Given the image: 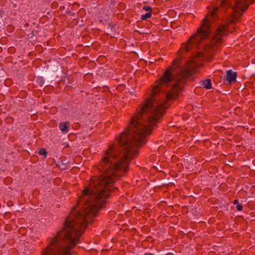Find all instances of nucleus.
Instances as JSON below:
<instances>
[{
  "label": "nucleus",
  "instance_id": "1",
  "mask_svg": "<svg viewBox=\"0 0 255 255\" xmlns=\"http://www.w3.org/2000/svg\"><path fill=\"white\" fill-rule=\"evenodd\" d=\"M138 153H123L118 159L119 153H104L100 162V176L93 177L89 185L82 191L77 205L73 206L65 218V255H73V249L81 243V237L88 227L87 218L89 215L97 217L99 211L105 207L106 200L110 192L117 187L113 185L121 178L119 173L129 170L132 159Z\"/></svg>",
  "mask_w": 255,
  "mask_h": 255
},
{
  "label": "nucleus",
  "instance_id": "2",
  "mask_svg": "<svg viewBox=\"0 0 255 255\" xmlns=\"http://www.w3.org/2000/svg\"><path fill=\"white\" fill-rule=\"evenodd\" d=\"M208 8L209 9V12L202 20L196 32L189 38L186 44H182L180 49L177 52L178 55L180 54L183 50L186 52H189L192 48L193 41L198 44L202 40L209 38L212 23L210 19H211L213 21H215L219 18L218 12L219 7L213 6L212 9L209 7Z\"/></svg>",
  "mask_w": 255,
  "mask_h": 255
},
{
  "label": "nucleus",
  "instance_id": "3",
  "mask_svg": "<svg viewBox=\"0 0 255 255\" xmlns=\"http://www.w3.org/2000/svg\"><path fill=\"white\" fill-rule=\"evenodd\" d=\"M41 255H64V223L57 235L42 249Z\"/></svg>",
  "mask_w": 255,
  "mask_h": 255
},
{
  "label": "nucleus",
  "instance_id": "4",
  "mask_svg": "<svg viewBox=\"0 0 255 255\" xmlns=\"http://www.w3.org/2000/svg\"><path fill=\"white\" fill-rule=\"evenodd\" d=\"M195 72L194 68H187L181 71L179 74V77L176 82L171 86V91L166 95V99L167 101L176 100L180 92L183 90L184 86L189 77Z\"/></svg>",
  "mask_w": 255,
  "mask_h": 255
},
{
  "label": "nucleus",
  "instance_id": "5",
  "mask_svg": "<svg viewBox=\"0 0 255 255\" xmlns=\"http://www.w3.org/2000/svg\"><path fill=\"white\" fill-rule=\"evenodd\" d=\"M60 73V69L53 68L51 71H44L43 72H39L38 73V77L36 79V83L37 84L42 87L44 84L47 86H50V83L52 82V80L54 78V75L59 74Z\"/></svg>",
  "mask_w": 255,
  "mask_h": 255
},
{
  "label": "nucleus",
  "instance_id": "6",
  "mask_svg": "<svg viewBox=\"0 0 255 255\" xmlns=\"http://www.w3.org/2000/svg\"><path fill=\"white\" fill-rule=\"evenodd\" d=\"M228 24L221 25L218 27L217 30V33L212 39V42L213 44L217 45L222 43L223 37L227 35L226 30L228 29Z\"/></svg>",
  "mask_w": 255,
  "mask_h": 255
},
{
  "label": "nucleus",
  "instance_id": "7",
  "mask_svg": "<svg viewBox=\"0 0 255 255\" xmlns=\"http://www.w3.org/2000/svg\"><path fill=\"white\" fill-rule=\"evenodd\" d=\"M78 4L74 2L72 4L71 9H67L65 14V20H67L68 22L71 19H72L71 23L69 24L70 26H73L77 24L78 19L77 18L76 14L77 13V10L74 8V6Z\"/></svg>",
  "mask_w": 255,
  "mask_h": 255
},
{
  "label": "nucleus",
  "instance_id": "8",
  "mask_svg": "<svg viewBox=\"0 0 255 255\" xmlns=\"http://www.w3.org/2000/svg\"><path fill=\"white\" fill-rule=\"evenodd\" d=\"M248 7V6H244L242 7H238L237 6H234L233 8L234 14L232 16L231 22H238L242 15L243 14L244 12L247 9Z\"/></svg>",
  "mask_w": 255,
  "mask_h": 255
},
{
  "label": "nucleus",
  "instance_id": "9",
  "mask_svg": "<svg viewBox=\"0 0 255 255\" xmlns=\"http://www.w3.org/2000/svg\"><path fill=\"white\" fill-rule=\"evenodd\" d=\"M237 77V72L230 69L227 71L226 76L223 78V82L225 83L227 81L229 84L232 85L236 82Z\"/></svg>",
  "mask_w": 255,
  "mask_h": 255
},
{
  "label": "nucleus",
  "instance_id": "10",
  "mask_svg": "<svg viewBox=\"0 0 255 255\" xmlns=\"http://www.w3.org/2000/svg\"><path fill=\"white\" fill-rule=\"evenodd\" d=\"M201 82L202 83V85L205 89L209 90L212 88V84L210 79H206L205 80L201 81Z\"/></svg>",
  "mask_w": 255,
  "mask_h": 255
},
{
  "label": "nucleus",
  "instance_id": "11",
  "mask_svg": "<svg viewBox=\"0 0 255 255\" xmlns=\"http://www.w3.org/2000/svg\"><path fill=\"white\" fill-rule=\"evenodd\" d=\"M65 74H66L68 76L67 77V80L69 81L68 85L66 86L65 87V91H68L69 90L70 88H72V87L69 84L71 83L72 78L70 76V74L66 73L65 72ZM66 77L65 76V81H66Z\"/></svg>",
  "mask_w": 255,
  "mask_h": 255
},
{
  "label": "nucleus",
  "instance_id": "12",
  "mask_svg": "<svg viewBox=\"0 0 255 255\" xmlns=\"http://www.w3.org/2000/svg\"><path fill=\"white\" fill-rule=\"evenodd\" d=\"M220 5L225 8H228L232 6L231 3L228 0H222Z\"/></svg>",
  "mask_w": 255,
  "mask_h": 255
},
{
  "label": "nucleus",
  "instance_id": "13",
  "mask_svg": "<svg viewBox=\"0 0 255 255\" xmlns=\"http://www.w3.org/2000/svg\"><path fill=\"white\" fill-rule=\"evenodd\" d=\"M167 180H163L156 183V187H168L169 186Z\"/></svg>",
  "mask_w": 255,
  "mask_h": 255
},
{
  "label": "nucleus",
  "instance_id": "14",
  "mask_svg": "<svg viewBox=\"0 0 255 255\" xmlns=\"http://www.w3.org/2000/svg\"><path fill=\"white\" fill-rule=\"evenodd\" d=\"M151 15H152V13L147 12L145 14H142L141 16V19L142 20H147L148 18L151 17Z\"/></svg>",
  "mask_w": 255,
  "mask_h": 255
},
{
  "label": "nucleus",
  "instance_id": "15",
  "mask_svg": "<svg viewBox=\"0 0 255 255\" xmlns=\"http://www.w3.org/2000/svg\"><path fill=\"white\" fill-rule=\"evenodd\" d=\"M38 153L40 155H43L44 157H46L47 154V152L46 151V150L45 148H40L39 150Z\"/></svg>",
  "mask_w": 255,
  "mask_h": 255
},
{
  "label": "nucleus",
  "instance_id": "16",
  "mask_svg": "<svg viewBox=\"0 0 255 255\" xmlns=\"http://www.w3.org/2000/svg\"><path fill=\"white\" fill-rule=\"evenodd\" d=\"M143 9L147 11V12H150V13H151L152 11V9L150 6H146V5H144L143 7Z\"/></svg>",
  "mask_w": 255,
  "mask_h": 255
},
{
  "label": "nucleus",
  "instance_id": "17",
  "mask_svg": "<svg viewBox=\"0 0 255 255\" xmlns=\"http://www.w3.org/2000/svg\"><path fill=\"white\" fill-rule=\"evenodd\" d=\"M70 123L68 122H65V133L68 131L70 127Z\"/></svg>",
  "mask_w": 255,
  "mask_h": 255
},
{
  "label": "nucleus",
  "instance_id": "18",
  "mask_svg": "<svg viewBox=\"0 0 255 255\" xmlns=\"http://www.w3.org/2000/svg\"><path fill=\"white\" fill-rule=\"evenodd\" d=\"M116 25V24H114L113 22H110L108 24V28H110L111 30L113 31L114 30Z\"/></svg>",
  "mask_w": 255,
  "mask_h": 255
},
{
  "label": "nucleus",
  "instance_id": "19",
  "mask_svg": "<svg viewBox=\"0 0 255 255\" xmlns=\"http://www.w3.org/2000/svg\"><path fill=\"white\" fill-rule=\"evenodd\" d=\"M30 36L29 37L31 38L33 41H36V36L34 35V31H32V32L30 33Z\"/></svg>",
  "mask_w": 255,
  "mask_h": 255
},
{
  "label": "nucleus",
  "instance_id": "20",
  "mask_svg": "<svg viewBox=\"0 0 255 255\" xmlns=\"http://www.w3.org/2000/svg\"><path fill=\"white\" fill-rule=\"evenodd\" d=\"M59 128L64 132V122H61L59 124Z\"/></svg>",
  "mask_w": 255,
  "mask_h": 255
},
{
  "label": "nucleus",
  "instance_id": "21",
  "mask_svg": "<svg viewBox=\"0 0 255 255\" xmlns=\"http://www.w3.org/2000/svg\"><path fill=\"white\" fill-rule=\"evenodd\" d=\"M236 208H237V210H238V211H242V210H243V206H242V204H238V205L236 206Z\"/></svg>",
  "mask_w": 255,
  "mask_h": 255
},
{
  "label": "nucleus",
  "instance_id": "22",
  "mask_svg": "<svg viewBox=\"0 0 255 255\" xmlns=\"http://www.w3.org/2000/svg\"><path fill=\"white\" fill-rule=\"evenodd\" d=\"M245 86L251 88L252 86H253V83H247L246 84Z\"/></svg>",
  "mask_w": 255,
  "mask_h": 255
},
{
  "label": "nucleus",
  "instance_id": "23",
  "mask_svg": "<svg viewBox=\"0 0 255 255\" xmlns=\"http://www.w3.org/2000/svg\"><path fill=\"white\" fill-rule=\"evenodd\" d=\"M250 79L255 82V74H254L251 76Z\"/></svg>",
  "mask_w": 255,
  "mask_h": 255
},
{
  "label": "nucleus",
  "instance_id": "24",
  "mask_svg": "<svg viewBox=\"0 0 255 255\" xmlns=\"http://www.w3.org/2000/svg\"><path fill=\"white\" fill-rule=\"evenodd\" d=\"M239 201L238 200H235L234 201V205H236L237 206L238 205V204H239Z\"/></svg>",
  "mask_w": 255,
  "mask_h": 255
},
{
  "label": "nucleus",
  "instance_id": "25",
  "mask_svg": "<svg viewBox=\"0 0 255 255\" xmlns=\"http://www.w3.org/2000/svg\"><path fill=\"white\" fill-rule=\"evenodd\" d=\"M14 50V48L13 47H10L8 49V51H10V52H12V51H13Z\"/></svg>",
  "mask_w": 255,
  "mask_h": 255
},
{
  "label": "nucleus",
  "instance_id": "26",
  "mask_svg": "<svg viewBox=\"0 0 255 255\" xmlns=\"http://www.w3.org/2000/svg\"><path fill=\"white\" fill-rule=\"evenodd\" d=\"M72 137H73V138H75V137L76 136L75 134H70V135Z\"/></svg>",
  "mask_w": 255,
  "mask_h": 255
},
{
  "label": "nucleus",
  "instance_id": "27",
  "mask_svg": "<svg viewBox=\"0 0 255 255\" xmlns=\"http://www.w3.org/2000/svg\"><path fill=\"white\" fill-rule=\"evenodd\" d=\"M69 147V145L68 144H67V143L65 142V148Z\"/></svg>",
  "mask_w": 255,
  "mask_h": 255
},
{
  "label": "nucleus",
  "instance_id": "28",
  "mask_svg": "<svg viewBox=\"0 0 255 255\" xmlns=\"http://www.w3.org/2000/svg\"><path fill=\"white\" fill-rule=\"evenodd\" d=\"M59 180H60V179L56 178V179H55L54 182H57V181H59Z\"/></svg>",
  "mask_w": 255,
  "mask_h": 255
},
{
  "label": "nucleus",
  "instance_id": "29",
  "mask_svg": "<svg viewBox=\"0 0 255 255\" xmlns=\"http://www.w3.org/2000/svg\"><path fill=\"white\" fill-rule=\"evenodd\" d=\"M62 82H63V80L62 79H61L60 81H59L58 82V84H59L60 83H61Z\"/></svg>",
  "mask_w": 255,
  "mask_h": 255
},
{
  "label": "nucleus",
  "instance_id": "30",
  "mask_svg": "<svg viewBox=\"0 0 255 255\" xmlns=\"http://www.w3.org/2000/svg\"><path fill=\"white\" fill-rule=\"evenodd\" d=\"M84 11V10L81 9V10H80L79 12H83Z\"/></svg>",
  "mask_w": 255,
  "mask_h": 255
},
{
  "label": "nucleus",
  "instance_id": "31",
  "mask_svg": "<svg viewBox=\"0 0 255 255\" xmlns=\"http://www.w3.org/2000/svg\"><path fill=\"white\" fill-rule=\"evenodd\" d=\"M10 204H11V202H8V206H9L10 205Z\"/></svg>",
  "mask_w": 255,
  "mask_h": 255
},
{
  "label": "nucleus",
  "instance_id": "32",
  "mask_svg": "<svg viewBox=\"0 0 255 255\" xmlns=\"http://www.w3.org/2000/svg\"><path fill=\"white\" fill-rule=\"evenodd\" d=\"M255 1V0H252V2H251V3H254Z\"/></svg>",
  "mask_w": 255,
  "mask_h": 255
},
{
  "label": "nucleus",
  "instance_id": "33",
  "mask_svg": "<svg viewBox=\"0 0 255 255\" xmlns=\"http://www.w3.org/2000/svg\"><path fill=\"white\" fill-rule=\"evenodd\" d=\"M69 58H68V57L67 58H66V60H69Z\"/></svg>",
  "mask_w": 255,
  "mask_h": 255
},
{
  "label": "nucleus",
  "instance_id": "34",
  "mask_svg": "<svg viewBox=\"0 0 255 255\" xmlns=\"http://www.w3.org/2000/svg\"><path fill=\"white\" fill-rule=\"evenodd\" d=\"M61 68H62V67H61ZM63 69V68H62ZM62 72H63V70H62Z\"/></svg>",
  "mask_w": 255,
  "mask_h": 255
}]
</instances>
